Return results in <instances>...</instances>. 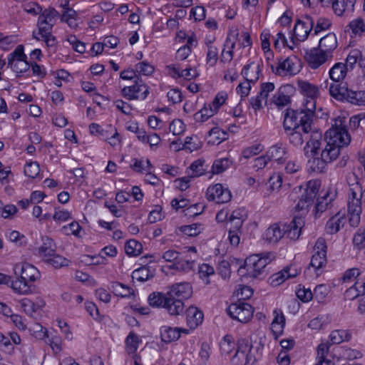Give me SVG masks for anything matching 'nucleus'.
Here are the masks:
<instances>
[{
	"instance_id": "nucleus-37",
	"label": "nucleus",
	"mask_w": 365,
	"mask_h": 365,
	"mask_svg": "<svg viewBox=\"0 0 365 365\" xmlns=\"http://www.w3.org/2000/svg\"><path fill=\"white\" fill-rule=\"evenodd\" d=\"M143 250L142 245L135 240H128L125 245V251L129 256H138Z\"/></svg>"
},
{
	"instance_id": "nucleus-12",
	"label": "nucleus",
	"mask_w": 365,
	"mask_h": 365,
	"mask_svg": "<svg viewBox=\"0 0 365 365\" xmlns=\"http://www.w3.org/2000/svg\"><path fill=\"white\" fill-rule=\"evenodd\" d=\"M304 109H299L302 113L299 115V126L300 129L308 131L318 130L312 127V118L316 109L315 103L310 101L304 103Z\"/></svg>"
},
{
	"instance_id": "nucleus-56",
	"label": "nucleus",
	"mask_w": 365,
	"mask_h": 365,
	"mask_svg": "<svg viewBox=\"0 0 365 365\" xmlns=\"http://www.w3.org/2000/svg\"><path fill=\"white\" fill-rule=\"evenodd\" d=\"M203 164L204 161L201 160H197L193 162L190 166V169L192 171V173L189 177H190V178H192L203 175Z\"/></svg>"
},
{
	"instance_id": "nucleus-6",
	"label": "nucleus",
	"mask_w": 365,
	"mask_h": 365,
	"mask_svg": "<svg viewBox=\"0 0 365 365\" xmlns=\"http://www.w3.org/2000/svg\"><path fill=\"white\" fill-rule=\"evenodd\" d=\"M149 304L153 307H163L167 309L170 315H180L184 311V303L180 300L173 301L166 294L161 292H153L148 296Z\"/></svg>"
},
{
	"instance_id": "nucleus-11",
	"label": "nucleus",
	"mask_w": 365,
	"mask_h": 365,
	"mask_svg": "<svg viewBox=\"0 0 365 365\" xmlns=\"http://www.w3.org/2000/svg\"><path fill=\"white\" fill-rule=\"evenodd\" d=\"M327 249L326 240L319 237L314 246V254L310 262V265L315 269L322 268L327 264Z\"/></svg>"
},
{
	"instance_id": "nucleus-38",
	"label": "nucleus",
	"mask_w": 365,
	"mask_h": 365,
	"mask_svg": "<svg viewBox=\"0 0 365 365\" xmlns=\"http://www.w3.org/2000/svg\"><path fill=\"white\" fill-rule=\"evenodd\" d=\"M21 307L24 309V312L29 314L32 315L34 312H36L38 309L42 307L44 303L38 304L32 302L31 300L25 298L21 300L20 302Z\"/></svg>"
},
{
	"instance_id": "nucleus-9",
	"label": "nucleus",
	"mask_w": 365,
	"mask_h": 365,
	"mask_svg": "<svg viewBox=\"0 0 365 365\" xmlns=\"http://www.w3.org/2000/svg\"><path fill=\"white\" fill-rule=\"evenodd\" d=\"M254 309L250 304L241 301L230 304L227 309V313L231 318L242 323L250 321Z\"/></svg>"
},
{
	"instance_id": "nucleus-15",
	"label": "nucleus",
	"mask_w": 365,
	"mask_h": 365,
	"mask_svg": "<svg viewBox=\"0 0 365 365\" xmlns=\"http://www.w3.org/2000/svg\"><path fill=\"white\" fill-rule=\"evenodd\" d=\"M192 294L191 285L187 282H180L173 284L168 295L173 299V301L180 300L181 302L184 299H189Z\"/></svg>"
},
{
	"instance_id": "nucleus-31",
	"label": "nucleus",
	"mask_w": 365,
	"mask_h": 365,
	"mask_svg": "<svg viewBox=\"0 0 365 365\" xmlns=\"http://www.w3.org/2000/svg\"><path fill=\"white\" fill-rule=\"evenodd\" d=\"M110 289L115 295L122 298L129 297L134 294L133 289L118 282H112Z\"/></svg>"
},
{
	"instance_id": "nucleus-28",
	"label": "nucleus",
	"mask_w": 365,
	"mask_h": 365,
	"mask_svg": "<svg viewBox=\"0 0 365 365\" xmlns=\"http://www.w3.org/2000/svg\"><path fill=\"white\" fill-rule=\"evenodd\" d=\"M180 331L178 328L163 326L160 328V337L163 341L170 343L175 341L180 337Z\"/></svg>"
},
{
	"instance_id": "nucleus-52",
	"label": "nucleus",
	"mask_w": 365,
	"mask_h": 365,
	"mask_svg": "<svg viewBox=\"0 0 365 365\" xmlns=\"http://www.w3.org/2000/svg\"><path fill=\"white\" fill-rule=\"evenodd\" d=\"M349 26L354 34H361L365 31V24L361 18L351 21Z\"/></svg>"
},
{
	"instance_id": "nucleus-45",
	"label": "nucleus",
	"mask_w": 365,
	"mask_h": 365,
	"mask_svg": "<svg viewBox=\"0 0 365 365\" xmlns=\"http://www.w3.org/2000/svg\"><path fill=\"white\" fill-rule=\"evenodd\" d=\"M54 23H48V21H43L42 19H38L37 26L38 29V34L41 35V38L47 35L51 34Z\"/></svg>"
},
{
	"instance_id": "nucleus-2",
	"label": "nucleus",
	"mask_w": 365,
	"mask_h": 365,
	"mask_svg": "<svg viewBox=\"0 0 365 365\" xmlns=\"http://www.w3.org/2000/svg\"><path fill=\"white\" fill-rule=\"evenodd\" d=\"M304 220L302 216L296 215L288 223H274L265 231L264 239L269 243H277L283 237L292 240L299 239Z\"/></svg>"
},
{
	"instance_id": "nucleus-32",
	"label": "nucleus",
	"mask_w": 365,
	"mask_h": 365,
	"mask_svg": "<svg viewBox=\"0 0 365 365\" xmlns=\"http://www.w3.org/2000/svg\"><path fill=\"white\" fill-rule=\"evenodd\" d=\"M329 344L322 343L319 344L317 349V364L316 365H322L323 363L329 365L331 364V360L328 358L329 356Z\"/></svg>"
},
{
	"instance_id": "nucleus-48",
	"label": "nucleus",
	"mask_w": 365,
	"mask_h": 365,
	"mask_svg": "<svg viewBox=\"0 0 365 365\" xmlns=\"http://www.w3.org/2000/svg\"><path fill=\"white\" fill-rule=\"evenodd\" d=\"M329 292V287L325 284L317 285L313 294V298H315L319 302H322L326 299Z\"/></svg>"
},
{
	"instance_id": "nucleus-46",
	"label": "nucleus",
	"mask_w": 365,
	"mask_h": 365,
	"mask_svg": "<svg viewBox=\"0 0 365 365\" xmlns=\"http://www.w3.org/2000/svg\"><path fill=\"white\" fill-rule=\"evenodd\" d=\"M327 197H329L328 193H327L322 197L317 198V203L314 207L316 217H318L319 214H322V212H324L327 210L329 203L332 200V199L330 198L328 201Z\"/></svg>"
},
{
	"instance_id": "nucleus-13",
	"label": "nucleus",
	"mask_w": 365,
	"mask_h": 365,
	"mask_svg": "<svg viewBox=\"0 0 365 365\" xmlns=\"http://www.w3.org/2000/svg\"><path fill=\"white\" fill-rule=\"evenodd\" d=\"M207 199L209 201H215L217 203H226L230 201L231 192L223 187L222 184H215L207 189Z\"/></svg>"
},
{
	"instance_id": "nucleus-49",
	"label": "nucleus",
	"mask_w": 365,
	"mask_h": 365,
	"mask_svg": "<svg viewBox=\"0 0 365 365\" xmlns=\"http://www.w3.org/2000/svg\"><path fill=\"white\" fill-rule=\"evenodd\" d=\"M215 113L210 107L205 106L200 111L194 115V118L197 122H205Z\"/></svg>"
},
{
	"instance_id": "nucleus-4",
	"label": "nucleus",
	"mask_w": 365,
	"mask_h": 365,
	"mask_svg": "<svg viewBox=\"0 0 365 365\" xmlns=\"http://www.w3.org/2000/svg\"><path fill=\"white\" fill-rule=\"evenodd\" d=\"M16 279L11 278L10 287L15 293L28 294L31 292V283L40 277V272L29 263L18 264L14 267Z\"/></svg>"
},
{
	"instance_id": "nucleus-40",
	"label": "nucleus",
	"mask_w": 365,
	"mask_h": 365,
	"mask_svg": "<svg viewBox=\"0 0 365 365\" xmlns=\"http://www.w3.org/2000/svg\"><path fill=\"white\" fill-rule=\"evenodd\" d=\"M45 261L56 269L68 266L69 262L68 259L61 255H57L56 252L53 256L48 257Z\"/></svg>"
},
{
	"instance_id": "nucleus-34",
	"label": "nucleus",
	"mask_w": 365,
	"mask_h": 365,
	"mask_svg": "<svg viewBox=\"0 0 365 365\" xmlns=\"http://www.w3.org/2000/svg\"><path fill=\"white\" fill-rule=\"evenodd\" d=\"M331 344H339L343 341H348L351 339V334L347 330H334L329 336Z\"/></svg>"
},
{
	"instance_id": "nucleus-14",
	"label": "nucleus",
	"mask_w": 365,
	"mask_h": 365,
	"mask_svg": "<svg viewBox=\"0 0 365 365\" xmlns=\"http://www.w3.org/2000/svg\"><path fill=\"white\" fill-rule=\"evenodd\" d=\"M313 26L314 21L309 16H305L303 19H297L294 28V38L300 41H305Z\"/></svg>"
},
{
	"instance_id": "nucleus-63",
	"label": "nucleus",
	"mask_w": 365,
	"mask_h": 365,
	"mask_svg": "<svg viewBox=\"0 0 365 365\" xmlns=\"http://www.w3.org/2000/svg\"><path fill=\"white\" fill-rule=\"evenodd\" d=\"M361 277L359 269L357 268H352L346 270L344 274L343 280L344 282H352L356 280Z\"/></svg>"
},
{
	"instance_id": "nucleus-5",
	"label": "nucleus",
	"mask_w": 365,
	"mask_h": 365,
	"mask_svg": "<svg viewBox=\"0 0 365 365\" xmlns=\"http://www.w3.org/2000/svg\"><path fill=\"white\" fill-rule=\"evenodd\" d=\"M274 255L272 252L261 253L258 255H252L247 257L244 262V267H240L239 272H242V269H246L245 274L253 278L257 277L266 266L274 259Z\"/></svg>"
},
{
	"instance_id": "nucleus-27",
	"label": "nucleus",
	"mask_w": 365,
	"mask_h": 365,
	"mask_svg": "<svg viewBox=\"0 0 365 365\" xmlns=\"http://www.w3.org/2000/svg\"><path fill=\"white\" fill-rule=\"evenodd\" d=\"M349 90L347 87L341 86L339 82H333L329 86V92L330 96L335 99L343 101L346 100Z\"/></svg>"
},
{
	"instance_id": "nucleus-51",
	"label": "nucleus",
	"mask_w": 365,
	"mask_h": 365,
	"mask_svg": "<svg viewBox=\"0 0 365 365\" xmlns=\"http://www.w3.org/2000/svg\"><path fill=\"white\" fill-rule=\"evenodd\" d=\"M227 98V94L225 92L218 93L213 99L212 103L208 105V107L216 113L220 107L225 102Z\"/></svg>"
},
{
	"instance_id": "nucleus-41",
	"label": "nucleus",
	"mask_w": 365,
	"mask_h": 365,
	"mask_svg": "<svg viewBox=\"0 0 365 365\" xmlns=\"http://www.w3.org/2000/svg\"><path fill=\"white\" fill-rule=\"evenodd\" d=\"M194 262V260L180 259L178 260L176 262H175L170 267V268L178 271L187 272L192 269Z\"/></svg>"
},
{
	"instance_id": "nucleus-44",
	"label": "nucleus",
	"mask_w": 365,
	"mask_h": 365,
	"mask_svg": "<svg viewBox=\"0 0 365 365\" xmlns=\"http://www.w3.org/2000/svg\"><path fill=\"white\" fill-rule=\"evenodd\" d=\"M138 336L135 333L130 332L125 339L127 351L129 354L134 353L138 349Z\"/></svg>"
},
{
	"instance_id": "nucleus-8",
	"label": "nucleus",
	"mask_w": 365,
	"mask_h": 365,
	"mask_svg": "<svg viewBox=\"0 0 365 365\" xmlns=\"http://www.w3.org/2000/svg\"><path fill=\"white\" fill-rule=\"evenodd\" d=\"M133 84L125 86L122 95L128 100H145L149 94V87L143 82L141 78H135Z\"/></svg>"
},
{
	"instance_id": "nucleus-60",
	"label": "nucleus",
	"mask_w": 365,
	"mask_h": 365,
	"mask_svg": "<svg viewBox=\"0 0 365 365\" xmlns=\"http://www.w3.org/2000/svg\"><path fill=\"white\" fill-rule=\"evenodd\" d=\"M274 85L273 83L267 82L263 83L260 86V91L258 95L261 98L264 100V104L267 103V98L269 95V93L274 91Z\"/></svg>"
},
{
	"instance_id": "nucleus-33",
	"label": "nucleus",
	"mask_w": 365,
	"mask_h": 365,
	"mask_svg": "<svg viewBox=\"0 0 365 365\" xmlns=\"http://www.w3.org/2000/svg\"><path fill=\"white\" fill-rule=\"evenodd\" d=\"M346 101L354 105L365 106V90L356 91L349 89Z\"/></svg>"
},
{
	"instance_id": "nucleus-18",
	"label": "nucleus",
	"mask_w": 365,
	"mask_h": 365,
	"mask_svg": "<svg viewBox=\"0 0 365 365\" xmlns=\"http://www.w3.org/2000/svg\"><path fill=\"white\" fill-rule=\"evenodd\" d=\"M298 86L301 93L306 97L304 103L314 101L316 103V99L319 96V88L317 86L313 85L307 81H299Z\"/></svg>"
},
{
	"instance_id": "nucleus-55",
	"label": "nucleus",
	"mask_w": 365,
	"mask_h": 365,
	"mask_svg": "<svg viewBox=\"0 0 365 365\" xmlns=\"http://www.w3.org/2000/svg\"><path fill=\"white\" fill-rule=\"evenodd\" d=\"M135 71L139 74L149 76L154 71V68L147 61H142L135 65Z\"/></svg>"
},
{
	"instance_id": "nucleus-61",
	"label": "nucleus",
	"mask_w": 365,
	"mask_h": 365,
	"mask_svg": "<svg viewBox=\"0 0 365 365\" xmlns=\"http://www.w3.org/2000/svg\"><path fill=\"white\" fill-rule=\"evenodd\" d=\"M169 130L175 135H180L184 132L185 125L180 119L173 120L169 125Z\"/></svg>"
},
{
	"instance_id": "nucleus-42",
	"label": "nucleus",
	"mask_w": 365,
	"mask_h": 365,
	"mask_svg": "<svg viewBox=\"0 0 365 365\" xmlns=\"http://www.w3.org/2000/svg\"><path fill=\"white\" fill-rule=\"evenodd\" d=\"M59 16V13L53 7L43 9L42 13L39 15L38 18L42 19L43 21H46L48 23H54L56 18Z\"/></svg>"
},
{
	"instance_id": "nucleus-22",
	"label": "nucleus",
	"mask_w": 365,
	"mask_h": 365,
	"mask_svg": "<svg viewBox=\"0 0 365 365\" xmlns=\"http://www.w3.org/2000/svg\"><path fill=\"white\" fill-rule=\"evenodd\" d=\"M186 320L190 329H195L202 322L203 313L195 307H190L186 310Z\"/></svg>"
},
{
	"instance_id": "nucleus-20",
	"label": "nucleus",
	"mask_w": 365,
	"mask_h": 365,
	"mask_svg": "<svg viewBox=\"0 0 365 365\" xmlns=\"http://www.w3.org/2000/svg\"><path fill=\"white\" fill-rule=\"evenodd\" d=\"M42 245L37 249L40 257L46 259L53 256L56 250V245L53 240L48 237H42Z\"/></svg>"
},
{
	"instance_id": "nucleus-57",
	"label": "nucleus",
	"mask_w": 365,
	"mask_h": 365,
	"mask_svg": "<svg viewBox=\"0 0 365 365\" xmlns=\"http://www.w3.org/2000/svg\"><path fill=\"white\" fill-rule=\"evenodd\" d=\"M353 243L359 249H361L365 245V228H359L353 238Z\"/></svg>"
},
{
	"instance_id": "nucleus-26",
	"label": "nucleus",
	"mask_w": 365,
	"mask_h": 365,
	"mask_svg": "<svg viewBox=\"0 0 365 365\" xmlns=\"http://www.w3.org/2000/svg\"><path fill=\"white\" fill-rule=\"evenodd\" d=\"M287 153V150L282 145H274L269 148L267 151V156L269 160H274L278 163H282L284 162L283 157Z\"/></svg>"
},
{
	"instance_id": "nucleus-7",
	"label": "nucleus",
	"mask_w": 365,
	"mask_h": 365,
	"mask_svg": "<svg viewBox=\"0 0 365 365\" xmlns=\"http://www.w3.org/2000/svg\"><path fill=\"white\" fill-rule=\"evenodd\" d=\"M320 185L321 183L319 180L308 181L305 187L303 188L304 191L295 206V209L298 211L307 212L319 192Z\"/></svg>"
},
{
	"instance_id": "nucleus-36",
	"label": "nucleus",
	"mask_w": 365,
	"mask_h": 365,
	"mask_svg": "<svg viewBox=\"0 0 365 365\" xmlns=\"http://www.w3.org/2000/svg\"><path fill=\"white\" fill-rule=\"evenodd\" d=\"M238 259L235 258H230V260H221L218 263V273L221 275L223 279H227L230 277L231 274V265L236 262L237 263Z\"/></svg>"
},
{
	"instance_id": "nucleus-54",
	"label": "nucleus",
	"mask_w": 365,
	"mask_h": 365,
	"mask_svg": "<svg viewBox=\"0 0 365 365\" xmlns=\"http://www.w3.org/2000/svg\"><path fill=\"white\" fill-rule=\"evenodd\" d=\"M239 32L237 29H230L227 37L226 38L224 46L228 48V49H234L237 40Z\"/></svg>"
},
{
	"instance_id": "nucleus-58",
	"label": "nucleus",
	"mask_w": 365,
	"mask_h": 365,
	"mask_svg": "<svg viewBox=\"0 0 365 365\" xmlns=\"http://www.w3.org/2000/svg\"><path fill=\"white\" fill-rule=\"evenodd\" d=\"M132 277L140 282H145L150 279L149 269L145 267L135 269L133 272Z\"/></svg>"
},
{
	"instance_id": "nucleus-1",
	"label": "nucleus",
	"mask_w": 365,
	"mask_h": 365,
	"mask_svg": "<svg viewBox=\"0 0 365 365\" xmlns=\"http://www.w3.org/2000/svg\"><path fill=\"white\" fill-rule=\"evenodd\" d=\"M350 141L351 137L346 129V118H335L331 127L326 132L324 140L322 139L320 157L318 155L309 160L310 169L314 173L324 172L327 164L339 157L341 148L348 145Z\"/></svg>"
},
{
	"instance_id": "nucleus-19",
	"label": "nucleus",
	"mask_w": 365,
	"mask_h": 365,
	"mask_svg": "<svg viewBox=\"0 0 365 365\" xmlns=\"http://www.w3.org/2000/svg\"><path fill=\"white\" fill-rule=\"evenodd\" d=\"M261 71L259 64L252 62L245 65L241 72L242 76L249 83H255L259 79V75Z\"/></svg>"
},
{
	"instance_id": "nucleus-47",
	"label": "nucleus",
	"mask_w": 365,
	"mask_h": 365,
	"mask_svg": "<svg viewBox=\"0 0 365 365\" xmlns=\"http://www.w3.org/2000/svg\"><path fill=\"white\" fill-rule=\"evenodd\" d=\"M206 43L208 48L206 57L207 63H210L211 66H214L217 63L218 58V50L217 47L211 45V41H209Z\"/></svg>"
},
{
	"instance_id": "nucleus-10",
	"label": "nucleus",
	"mask_w": 365,
	"mask_h": 365,
	"mask_svg": "<svg viewBox=\"0 0 365 365\" xmlns=\"http://www.w3.org/2000/svg\"><path fill=\"white\" fill-rule=\"evenodd\" d=\"M22 45H19L16 49L8 56V66L17 73H21L29 69L30 65L26 61Z\"/></svg>"
},
{
	"instance_id": "nucleus-30",
	"label": "nucleus",
	"mask_w": 365,
	"mask_h": 365,
	"mask_svg": "<svg viewBox=\"0 0 365 365\" xmlns=\"http://www.w3.org/2000/svg\"><path fill=\"white\" fill-rule=\"evenodd\" d=\"M346 72V66L342 63H337L330 69L329 74L334 82H339L345 78Z\"/></svg>"
},
{
	"instance_id": "nucleus-25",
	"label": "nucleus",
	"mask_w": 365,
	"mask_h": 365,
	"mask_svg": "<svg viewBox=\"0 0 365 365\" xmlns=\"http://www.w3.org/2000/svg\"><path fill=\"white\" fill-rule=\"evenodd\" d=\"M292 87L289 85L281 86L276 94L272 97V102L277 107H283L290 103V96L288 95V91Z\"/></svg>"
},
{
	"instance_id": "nucleus-50",
	"label": "nucleus",
	"mask_w": 365,
	"mask_h": 365,
	"mask_svg": "<svg viewBox=\"0 0 365 365\" xmlns=\"http://www.w3.org/2000/svg\"><path fill=\"white\" fill-rule=\"evenodd\" d=\"M201 226V224L195 223L190 225L182 226L180 230L182 233L189 237H195L200 233Z\"/></svg>"
},
{
	"instance_id": "nucleus-53",
	"label": "nucleus",
	"mask_w": 365,
	"mask_h": 365,
	"mask_svg": "<svg viewBox=\"0 0 365 365\" xmlns=\"http://www.w3.org/2000/svg\"><path fill=\"white\" fill-rule=\"evenodd\" d=\"M40 172L39 165L37 162H31L26 165L24 168V173L26 176L34 178Z\"/></svg>"
},
{
	"instance_id": "nucleus-21",
	"label": "nucleus",
	"mask_w": 365,
	"mask_h": 365,
	"mask_svg": "<svg viewBox=\"0 0 365 365\" xmlns=\"http://www.w3.org/2000/svg\"><path fill=\"white\" fill-rule=\"evenodd\" d=\"M355 3L356 0H332L331 5L337 16H342L345 13H351Z\"/></svg>"
},
{
	"instance_id": "nucleus-35",
	"label": "nucleus",
	"mask_w": 365,
	"mask_h": 365,
	"mask_svg": "<svg viewBox=\"0 0 365 365\" xmlns=\"http://www.w3.org/2000/svg\"><path fill=\"white\" fill-rule=\"evenodd\" d=\"M297 274H290L289 268L285 267L282 271L272 275L270 277L271 284L272 286H278L281 284L286 279L293 278Z\"/></svg>"
},
{
	"instance_id": "nucleus-59",
	"label": "nucleus",
	"mask_w": 365,
	"mask_h": 365,
	"mask_svg": "<svg viewBox=\"0 0 365 365\" xmlns=\"http://www.w3.org/2000/svg\"><path fill=\"white\" fill-rule=\"evenodd\" d=\"M76 16H77V13L73 9H68V10H65L61 15V21L66 22L69 25V26L73 27V26H76V23L73 24L72 20L73 19L75 20Z\"/></svg>"
},
{
	"instance_id": "nucleus-17",
	"label": "nucleus",
	"mask_w": 365,
	"mask_h": 365,
	"mask_svg": "<svg viewBox=\"0 0 365 365\" xmlns=\"http://www.w3.org/2000/svg\"><path fill=\"white\" fill-rule=\"evenodd\" d=\"M304 57L309 66L313 69H316L327 61L332 58L333 55L329 54V56H327V52L322 51L318 47L314 48L309 51H306Z\"/></svg>"
},
{
	"instance_id": "nucleus-29",
	"label": "nucleus",
	"mask_w": 365,
	"mask_h": 365,
	"mask_svg": "<svg viewBox=\"0 0 365 365\" xmlns=\"http://www.w3.org/2000/svg\"><path fill=\"white\" fill-rule=\"evenodd\" d=\"M274 319L272 322V331L277 335L282 332L285 325V317L281 309H275L273 312Z\"/></svg>"
},
{
	"instance_id": "nucleus-24",
	"label": "nucleus",
	"mask_w": 365,
	"mask_h": 365,
	"mask_svg": "<svg viewBox=\"0 0 365 365\" xmlns=\"http://www.w3.org/2000/svg\"><path fill=\"white\" fill-rule=\"evenodd\" d=\"M345 222L344 215H341L340 212H338L327 221L325 227L327 232L330 235L336 233L344 227Z\"/></svg>"
},
{
	"instance_id": "nucleus-16",
	"label": "nucleus",
	"mask_w": 365,
	"mask_h": 365,
	"mask_svg": "<svg viewBox=\"0 0 365 365\" xmlns=\"http://www.w3.org/2000/svg\"><path fill=\"white\" fill-rule=\"evenodd\" d=\"M299 60L295 56H289L283 60L279 59L276 73L280 76L294 75L299 71Z\"/></svg>"
},
{
	"instance_id": "nucleus-39",
	"label": "nucleus",
	"mask_w": 365,
	"mask_h": 365,
	"mask_svg": "<svg viewBox=\"0 0 365 365\" xmlns=\"http://www.w3.org/2000/svg\"><path fill=\"white\" fill-rule=\"evenodd\" d=\"M231 164L227 158L217 159L214 161L212 169L214 174H220L227 170Z\"/></svg>"
},
{
	"instance_id": "nucleus-23",
	"label": "nucleus",
	"mask_w": 365,
	"mask_h": 365,
	"mask_svg": "<svg viewBox=\"0 0 365 365\" xmlns=\"http://www.w3.org/2000/svg\"><path fill=\"white\" fill-rule=\"evenodd\" d=\"M337 47V40L334 34L329 33L319 41V48L323 52H327V56L332 54Z\"/></svg>"
},
{
	"instance_id": "nucleus-43",
	"label": "nucleus",
	"mask_w": 365,
	"mask_h": 365,
	"mask_svg": "<svg viewBox=\"0 0 365 365\" xmlns=\"http://www.w3.org/2000/svg\"><path fill=\"white\" fill-rule=\"evenodd\" d=\"M220 348L222 354H229L235 348V342L230 335H226L220 343Z\"/></svg>"
},
{
	"instance_id": "nucleus-64",
	"label": "nucleus",
	"mask_w": 365,
	"mask_h": 365,
	"mask_svg": "<svg viewBox=\"0 0 365 365\" xmlns=\"http://www.w3.org/2000/svg\"><path fill=\"white\" fill-rule=\"evenodd\" d=\"M81 229V226L77 222H73L68 226H63L62 227V231L66 235L72 234L75 236H78Z\"/></svg>"
},
{
	"instance_id": "nucleus-62",
	"label": "nucleus",
	"mask_w": 365,
	"mask_h": 365,
	"mask_svg": "<svg viewBox=\"0 0 365 365\" xmlns=\"http://www.w3.org/2000/svg\"><path fill=\"white\" fill-rule=\"evenodd\" d=\"M348 213H361V200H348Z\"/></svg>"
},
{
	"instance_id": "nucleus-3",
	"label": "nucleus",
	"mask_w": 365,
	"mask_h": 365,
	"mask_svg": "<svg viewBox=\"0 0 365 365\" xmlns=\"http://www.w3.org/2000/svg\"><path fill=\"white\" fill-rule=\"evenodd\" d=\"M296 128L291 130L286 135L289 141L295 147H301L304 142H307L304 148L306 155L310 152V156L312 159L319 155L322 148V131L316 130L314 131H308Z\"/></svg>"
}]
</instances>
